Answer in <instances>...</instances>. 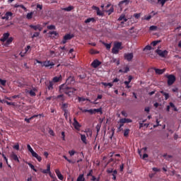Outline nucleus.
Returning a JSON list of instances; mask_svg holds the SVG:
<instances>
[{
  "label": "nucleus",
  "mask_w": 181,
  "mask_h": 181,
  "mask_svg": "<svg viewBox=\"0 0 181 181\" xmlns=\"http://www.w3.org/2000/svg\"><path fill=\"white\" fill-rule=\"evenodd\" d=\"M59 91H61V93H64L66 94V95H69V97H71V95H74V94H76L77 89L70 88L64 84H62L59 86Z\"/></svg>",
  "instance_id": "f257e3e1"
},
{
  "label": "nucleus",
  "mask_w": 181,
  "mask_h": 181,
  "mask_svg": "<svg viewBox=\"0 0 181 181\" xmlns=\"http://www.w3.org/2000/svg\"><path fill=\"white\" fill-rule=\"evenodd\" d=\"M166 78H168L167 84L168 86H173L175 81H176V76L173 74L166 75Z\"/></svg>",
  "instance_id": "f03ea898"
},
{
  "label": "nucleus",
  "mask_w": 181,
  "mask_h": 181,
  "mask_svg": "<svg viewBox=\"0 0 181 181\" xmlns=\"http://www.w3.org/2000/svg\"><path fill=\"white\" fill-rule=\"evenodd\" d=\"M74 37V34H66L64 36V38L62 41V45H66L67 43V40H71Z\"/></svg>",
  "instance_id": "7ed1b4c3"
},
{
  "label": "nucleus",
  "mask_w": 181,
  "mask_h": 181,
  "mask_svg": "<svg viewBox=\"0 0 181 181\" xmlns=\"http://www.w3.org/2000/svg\"><path fill=\"white\" fill-rule=\"evenodd\" d=\"M156 53H157V54H158V56H160V57H166V56H168L169 52H168V50L165 49L163 51L160 50V49H156Z\"/></svg>",
  "instance_id": "20e7f679"
},
{
  "label": "nucleus",
  "mask_w": 181,
  "mask_h": 181,
  "mask_svg": "<svg viewBox=\"0 0 181 181\" xmlns=\"http://www.w3.org/2000/svg\"><path fill=\"white\" fill-rule=\"evenodd\" d=\"M129 2H130L129 0H122L119 2L118 6L119 8H120V9H124L125 6H127V5H129Z\"/></svg>",
  "instance_id": "39448f33"
},
{
  "label": "nucleus",
  "mask_w": 181,
  "mask_h": 181,
  "mask_svg": "<svg viewBox=\"0 0 181 181\" xmlns=\"http://www.w3.org/2000/svg\"><path fill=\"white\" fill-rule=\"evenodd\" d=\"M53 66H54V63L53 62H50V60L43 62L42 64V67H50V69H53Z\"/></svg>",
  "instance_id": "423d86ee"
},
{
  "label": "nucleus",
  "mask_w": 181,
  "mask_h": 181,
  "mask_svg": "<svg viewBox=\"0 0 181 181\" xmlns=\"http://www.w3.org/2000/svg\"><path fill=\"white\" fill-rule=\"evenodd\" d=\"M45 86L47 87V90L51 91V90H53L54 88L53 86H54V83H53V81H49V82H45Z\"/></svg>",
  "instance_id": "0eeeda50"
},
{
  "label": "nucleus",
  "mask_w": 181,
  "mask_h": 181,
  "mask_svg": "<svg viewBox=\"0 0 181 181\" xmlns=\"http://www.w3.org/2000/svg\"><path fill=\"white\" fill-rule=\"evenodd\" d=\"M75 129H76V131H79L80 128H81V124L80 123H78V122L77 121V119H76V117L74 118V124H73Z\"/></svg>",
  "instance_id": "6e6552de"
},
{
  "label": "nucleus",
  "mask_w": 181,
  "mask_h": 181,
  "mask_svg": "<svg viewBox=\"0 0 181 181\" xmlns=\"http://www.w3.org/2000/svg\"><path fill=\"white\" fill-rule=\"evenodd\" d=\"M124 57L125 60H127V62H131L132 59H134V54L133 53H127L124 54Z\"/></svg>",
  "instance_id": "1a4fd4ad"
},
{
  "label": "nucleus",
  "mask_w": 181,
  "mask_h": 181,
  "mask_svg": "<svg viewBox=\"0 0 181 181\" xmlns=\"http://www.w3.org/2000/svg\"><path fill=\"white\" fill-rule=\"evenodd\" d=\"M101 64V62H100L98 59H95L92 63L91 66L93 67V69H97V67L100 66Z\"/></svg>",
  "instance_id": "9d476101"
},
{
  "label": "nucleus",
  "mask_w": 181,
  "mask_h": 181,
  "mask_svg": "<svg viewBox=\"0 0 181 181\" xmlns=\"http://www.w3.org/2000/svg\"><path fill=\"white\" fill-rule=\"evenodd\" d=\"M29 27L31 29H34L35 30H39V32H42L43 29V28H42V26L39 24H37V25H30Z\"/></svg>",
  "instance_id": "9b49d317"
},
{
  "label": "nucleus",
  "mask_w": 181,
  "mask_h": 181,
  "mask_svg": "<svg viewBox=\"0 0 181 181\" xmlns=\"http://www.w3.org/2000/svg\"><path fill=\"white\" fill-rule=\"evenodd\" d=\"M132 122V119H127V118H122L119 119V124H129Z\"/></svg>",
  "instance_id": "f8f14e48"
},
{
  "label": "nucleus",
  "mask_w": 181,
  "mask_h": 181,
  "mask_svg": "<svg viewBox=\"0 0 181 181\" xmlns=\"http://www.w3.org/2000/svg\"><path fill=\"white\" fill-rule=\"evenodd\" d=\"M13 13L11 11H8L5 13L4 16L1 17V19H5L6 21H9V16H13Z\"/></svg>",
  "instance_id": "ddd939ff"
},
{
  "label": "nucleus",
  "mask_w": 181,
  "mask_h": 181,
  "mask_svg": "<svg viewBox=\"0 0 181 181\" xmlns=\"http://www.w3.org/2000/svg\"><path fill=\"white\" fill-rule=\"evenodd\" d=\"M66 84H74V76H69L66 79Z\"/></svg>",
  "instance_id": "4468645a"
},
{
  "label": "nucleus",
  "mask_w": 181,
  "mask_h": 181,
  "mask_svg": "<svg viewBox=\"0 0 181 181\" xmlns=\"http://www.w3.org/2000/svg\"><path fill=\"white\" fill-rule=\"evenodd\" d=\"M63 77L62 76V75H60L59 76H55L52 78V81L54 83H59V81H62Z\"/></svg>",
  "instance_id": "2eb2a0df"
},
{
  "label": "nucleus",
  "mask_w": 181,
  "mask_h": 181,
  "mask_svg": "<svg viewBox=\"0 0 181 181\" xmlns=\"http://www.w3.org/2000/svg\"><path fill=\"white\" fill-rule=\"evenodd\" d=\"M11 159H13V160H15L16 162H18V163H19V162H21L19 160V158H18V155H16L15 153H12L11 154Z\"/></svg>",
  "instance_id": "dca6fc26"
},
{
  "label": "nucleus",
  "mask_w": 181,
  "mask_h": 181,
  "mask_svg": "<svg viewBox=\"0 0 181 181\" xmlns=\"http://www.w3.org/2000/svg\"><path fill=\"white\" fill-rule=\"evenodd\" d=\"M154 70L156 71V74H159V75L163 74V73L166 71V69H160L154 68Z\"/></svg>",
  "instance_id": "f3484780"
},
{
  "label": "nucleus",
  "mask_w": 181,
  "mask_h": 181,
  "mask_svg": "<svg viewBox=\"0 0 181 181\" xmlns=\"http://www.w3.org/2000/svg\"><path fill=\"white\" fill-rule=\"evenodd\" d=\"M119 21H123L121 22L122 24H124V22H127L128 21V18H127L125 17V15H121L119 18H118Z\"/></svg>",
  "instance_id": "a211bd4d"
},
{
  "label": "nucleus",
  "mask_w": 181,
  "mask_h": 181,
  "mask_svg": "<svg viewBox=\"0 0 181 181\" xmlns=\"http://www.w3.org/2000/svg\"><path fill=\"white\" fill-rule=\"evenodd\" d=\"M41 172H42V173H44L45 175H46L47 173H49L51 172L50 171V164L47 165V169L46 170H42L41 169Z\"/></svg>",
  "instance_id": "6ab92c4d"
},
{
  "label": "nucleus",
  "mask_w": 181,
  "mask_h": 181,
  "mask_svg": "<svg viewBox=\"0 0 181 181\" xmlns=\"http://www.w3.org/2000/svg\"><path fill=\"white\" fill-rule=\"evenodd\" d=\"M122 42H115L114 45V47L116 49H118L119 50H122Z\"/></svg>",
  "instance_id": "aec40b11"
},
{
  "label": "nucleus",
  "mask_w": 181,
  "mask_h": 181,
  "mask_svg": "<svg viewBox=\"0 0 181 181\" xmlns=\"http://www.w3.org/2000/svg\"><path fill=\"white\" fill-rule=\"evenodd\" d=\"M32 156L33 158H35V159H37L38 162H42V157L39 156V154L37 153L36 152L33 153V154H32Z\"/></svg>",
  "instance_id": "412c9836"
},
{
  "label": "nucleus",
  "mask_w": 181,
  "mask_h": 181,
  "mask_svg": "<svg viewBox=\"0 0 181 181\" xmlns=\"http://www.w3.org/2000/svg\"><path fill=\"white\" fill-rule=\"evenodd\" d=\"M9 39V33H6L3 35V37L1 38V42H6V40Z\"/></svg>",
  "instance_id": "4be33fe9"
},
{
  "label": "nucleus",
  "mask_w": 181,
  "mask_h": 181,
  "mask_svg": "<svg viewBox=\"0 0 181 181\" xmlns=\"http://www.w3.org/2000/svg\"><path fill=\"white\" fill-rule=\"evenodd\" d=\"M81 141H82L83 144L87 145V137L86 136V134H81Z\"/></svg>",
  "instance_id": "5701e85b"
},
{
  "label": "nucleus",
  "mask_w": 181,
  "mask_h": 181,
  "mask_svg": "<svg viewBox=\"0 0 181 181\" xmlns=\"http://www.w3.org/2000/svg\"><path fill=\"white\" fill-rule=\"evenodd\" d=\"M12 42H13V37H10L8 39L6 40L5 46H9V45H11Z\"/></svg>",
  "instance_id": "b1692460"
},
{
  "label": "nucleus",
  "mask_w": 181,
  "mask_h": 181,
  "mask_svg": "<svg viewBox=\"0 0 181 181\" xmlns=\"http://www.w3.org/2000/svg\"><path fill=\"white\" fill-rule=\"evenodd\" d=\"M67 108H69V103H62V110L63 111H69V110H67Z\"/></svg>",
  "instance_id": "393cba45"
},
{
  "label": "nucleus",
  "mask_w": 181,
  "mask_h": 181,
  "mask_svg": "<svg viewBox=\"0 0 181 181\" xmlns=\"http://www.w3.org/2000/svg\"><path fill=\"white\" fill-rule=\"evenodd\" d=\"M94 8L96 10V13L98 16H103V13L101 12V11H100V8L97 6H95Z\"/></svg>",
  "instance_id": "a878e982"
},
{
  "label": "nucleus",
  "mask_w": 181,
  "mask_h": 181,
  "mask_svg": "<svg viewBox=\"0 0 181 181\" xmlns=\"http://www.w3.org/2000/svg\"><path fill=\"white\" fill-rule=\"evenodd\" d=\"M117 175H118V172L117 171V170H114L113 173L112 174V179L113 180H117Z\"/></svg>",
  "instance_id": "bb28decb"
},
{
  "label": "nucleus",
  "mask_w": 181,
  "mask_h": 181,
  "mask_svg": "<svg viewBox=\"0 0 181 181\" xmlns=\"http://www.w3.org/2000/svg\"><path fill=\"white\" fill-rule=\"evenodd\" d=\"M76 181H86V178H84V174L79 175Z\"/></svg>",
  "instance_id": "cd10ccee"
},
{
  "label": "nucleus",
  "mask_w": 181,
  "mask_h": 181,
  "mask_svg": "<svg viewBox=\"0 0 181 181\" xmlns=\"http://www.w3.org/2000/svg\"><path fill=\"white\" fill-rule=\"evenodd\" d=\"M90 22H93V23H95V18H89L85 21V23H90Z\"/></svg>",
  "instance_id": "c85d7f7f"
},
{
  "label": "nucleus",
  "mask_w": 181,
  "mask_h": 181,
  "mask_svg": "<svg viewBox=\"0 0 181 181\" xmlns=\"http://www.w3.org/2000/svg\"><path fill=\"white\" fill-rule=\"evenodd\" d=\"M35 91H36V88H33V90H30L29 94H30V97L36 96V93H35Z\"/></svg>",
  "instance_id": "c756f323"
},
{
  "label": "nucleus",
  "mask_w": 181,
  "mask_h": 181,
  "mask_svg": "<svg viewBox=\"0 0 181 181\" xmlns=\"http://www.w3.org/2000/svg\"><path fill=\"white\" fill-rule=\"evenodd\" d=\"M112 52L114 54H118V53H119V49H118V48H116L115 47H113L112 49Z\"/></svg>",
  "instance_id": "7c9ffc66"
},
{
  "label": "nucleus",
  "mask_w": 181,
  "mask_h": 181,
  "mask_svg": "<svg viewBox=\"0 0 181 181\" xmlns=\"http://www.w3.org/2000/svg\"><path fill=\"white\" fill-rule=\"evenodd\" d=\"M27 148L29 152H30L31 155H33V153H35V151H33V148H32V146H30V144H28Z\"/></svg>",
  "instance_id": "2f4dec72"
},
{
  "label": "nucleus",
  "mask_w": 181,
  "mask_h": 181,
  "mask_svg": "<svg viewBox=\"0 0 181 181\" xmlns=\"http://www.w3.org/2000/svg\"><path fill=\"white\" fill-rule=\"evenodd\" d=\"M169 104H170V107L171 108H173V111L177 112V107H176V106L175 105V104H173V103L170 102Z\"/></svg>",
  "instance_id": "473e14b6"
},
{
  "label": "nucleus",
  "mask_w": 181,
  "mask_h": 181,
  "mask_svg": "<svg viewBox=\"0 0 181 181\" xmlns=\"http://www.w3.org/2000/svg\"><path fill=\"white\" fill-rule=\"evenodd\" d=\"M73 9H74V7H73L72 6H69L66 8H64V11H66V12H70V11H73Z\"/></svg>",
  "instance_id": "72a5a7b5"
},
{
  "label": "nucleus",
  "mask_w": 181,
  "mask_h": 181,
  "mask_svg": "<svg viewBox=\"0 0 181 181\" xmlns=\"http://www.w3.org/2000/svg\"><path fill=\"white\" fill-rule=\"evenodd\" d=\"M160 93L163 94V95H164L165 100H168L169 98V93H165L163 90H162Z\"/></svg>",
  "instance_id": "f704fd0d"
},
{
  "label": "nucleus",
  "mask_w": 181,
  "mask_h": 181,
  "mask_svg": "<svg viewBox=\"0 0 181 181\" xmlns=\"http://www.w3.org/2000/svg\"><path fill=\"white\" fill-rule=\"evenodd\" d=\"M27 164L28 165V166H30V169L34 170V172H37V170H36V168H35V165H33L32 163H27Z\"/></svg>",
  "instance_id": "c9c22d12"
},
{
  "label": "nucleus",
  "mask_w": 181,
  "mask_h": 181,
  "mask_svg": "<svg viewBox=\"0 0 181 181\" xmlns=\"http://www.w3.org/2000/svg\"><path fill=\"white\" fill-rule=\"evenodd\" d=\"M33 17V12H30V13H27L26 18L28 20L32 19Z\"/></svg>",
  "instance_id": "e433bc0d"
},
{
  "label": "nucleus",
  "mask_w": 181,
  "mask_h": 181,
  "mask_svg": "<svg viewBox=\"0 0 181 181\" xmlns=\"http://www.w3.org/2000/svg\"><path fill=\"white\" fill-rule=\"evenodd\" d=\"M0 86H3L4 87H5V86H6V80H3L0 78Z\"/></svg>",
  "instance_id": "4c0bfd02"
},
{
  "label": "nucleus",
  "mask_w": 181,
  "mask_h": 181,
  "mask_svg": "<svg viewBox=\"0 0 181 181\" xmlns=\"http://www.w3.org/2000/svg\"><path fill=\"white\" fill-rule=\"evenodd\" d=\"M47 28L49 30H56V26L53 25H48Z\"/></svg>",
  "instance_id": "58836bf2"
},
{
  "label": "nucleus",
  "mask_w": 181,
  "mask_h": 181,
  "mask_svg": "<svg viewBox=\"0 0 181 181\" xmlns=\"http://www.w3.org/2000/svg\"><path fill=\"white\" fill-rule=\"evenodd\" d=\"M95 114L96 112H100V115L103 114V107H100L98 109H94Z\"/></svg>",
  "instance_id": "ea45409f"
},
{
  "label": "nucleus",
  "mask_w": 181,
  "mask_h": 181,
  "mask_svg": "<svg viewBox=\"0 0 181 181\" xmlns=\"http://www.w3.org/2000/svg\"><path fill=\"white\" fill-rule=\"evenodd\" d=\"M40 35V33L39 32H35L34 34L32 35V39H35V37H39V35Z\"/></svg>",
  "instance_id": "a19ab883"
},
{
  "label": "nucleus",
  "mask_w": 181,
  "mask_h": 181,
  "mask_svg": "<svg viewBox=\"0 0 181 181\" xmlns=\"http://www.w3.org/2000/svg\"><path fill=\"white\" fill-rule=\"evenodd\" d=\"M158 43H160V40H154L151 43V46L155 47L156 45H158Z\"/></svg>",
  "instance_id": "79ce46f5"
},
{
  "label": "nucleus",
  "mask_w": 181,
  "mask_h": 181,
  "mask_svg": "<svg viewBox=\"0 0 181 181\" xmlns=\"http://www.w3.org/2000/svg\"><path fill=\"white\" fill-rule=\"evenodd\" d=\"M95 129L97 130V134H98L100 132V129H101V123L98 124Z\"/></svg>",
  "instance_id": "37998d69"
},
{
  "label": "nucleus",
  "mask_w": 181,
  "mask_h": 181,
  "mask_svg": "<svg viewBox=\"0 0 181 181\" xmlns=\"http://www.w3.org/2000/svg\"><path fill=\"white\" fill-rule=\"evenodd\" d=\"M129 135V129H124V136H128Z\"/></svg>",
  "instance_id": "c03bdc74"
},
{
  "label": "nucleus",
  "mask_w": 181,
  "mask_h": 181,
  "mask_svg": "<svg viewBox=\"0 0 181 181\" xmlns=\"http://www.w3.org/2000/svg\"><path fill=\"white\" fill-rule=\"evenodd\" d=\"M158 4H160L162 6H163V5L168 2V0H158Z\"/></svg>",
  "instance_id": "a18cd8bd"
},
{
  "label": "nucleus",
  "mask_w": 181,
  "mask_h": 181,
  "mask_svg": "<svg viewBox=\"0 0 181 181\" xmlns=\"http://www.w3.org/2000/svg\"><path fill=\"white\" fill-rule=\"evenodd\" d=\"M122 127H124L123 123H120L117 128V132H121V131H122Z\"/></svg>",
  "instance_id": "49530a36"
},
{
  "label": "nucleus",
  "mask_w": 181,
  "mask_h": 181,
  "mask_svg": "<svg viewBox=\"0 0 181 181\" xmlns=\"http://www.w3.org/2000/svg\"><path fill=\"white\" fill-rule=\"evenodd\" d=\"M49 35H54L57 37H59V34L57 33V31H49Z\"/></svg>",
  "instance_id": "de8ad7c7"
},
{
  "label": "nucleus",
  "mask_w": 181,
  "mask_h": 181,
  "mask_svg": "<svg viewBox=\"0 0 181 181\" xmlns=\"http://www.w3.org/2000/svg\"><path fill=\"white\" fill-rule=\"evenodd\" d=\"M63 158H64L65 160H66L67 162H69V163H74V161H73V160L69 159V158H67V156H63Z\"/></svg>",
  "instance_id": "09e8293b"
},
{
  "label": "nucleus",
  "mask_w": 181,
  "mask_h": 181,
  "mask_svg": "<svg viewBox=\"0 0 181 181\" xmlns=\"http://www.w3.org/2000/svg\"><path fill=\"white\" fill-rule=\"evenodd\" d=\"M104 46H105L106 49L107 50H110V49H111V44H107L105 42H103Z\"/></svg>",
  "instance_id": "8fccbe9b"
},
{
  "label": "nucleus",
  "mask_w": 181,
  "mask_h": 181,
  "mask_svg": "<svg viewBox=\"0 0 181 181\" xmlns=\"http://www.w3.org/2000/svg\"><path fill=\"white\" fill-rule=\"evenodd\" d=\"M129 83H130V82H129L128 81H125L124 82V84H125V86H126V88H131V86H129Z\"/></svg>",
  "instance_id": "3c124183"
},
{
  "label": "nucleus",
  "mask_w": 181,
  "mask_h": 181,
  "mask_svg": "<svg viewBox=\"0 0 181 181\" xmlns=\"http://www.w3.org/2000/svg\"><path fill=\"white\" fill-rule=\"evenodd\" d=\"M151 18H152V16L149 15L148 16H145L143 19L144 21H151Z\"/></svg>",
  "instance_id": "603ef678"
},
{
  "label": "nucleus",
  "mask_w": 181,
  "mask_h": 181,
  "mask_svg": "<svg viewBox=\"0 0 181 181\" xmlns=\"http://www.w3.org/2000/svg\"><path fill=\"white\" fill-rule=\"evenodd\" d=\"M112 12H114V7L112 6L109 10L107 11V13H108V15H111Z\"/></svg>",
  "instance_id": "864d4df0"
},
{
  "label": "nucleus",
  "mask_w": 181,
  "mask_h": 181,
  "mask_svg": "<svg viewBox=\"0 0 181 181\" xmlns=\"http://www.w3.org/2000/svg\"><path fill=\"white\" fill-rule=\"evenodd\" d=\"M150 30H158V26L156 25H151L149 28Z\"/></svg>",
  "instance_id": "5fc2aeb1"
},
{
  "label": "nucleus",
  "mask_w": 181,
  "mask_h": 181,
  "mask_svg": "<svg viewBox=\"0 0 181 181\" xmlns=\"http://www.w3.org/2000/svg\"><path fill=\"white\" fill-rule=\"evenodd\" d=\"M90 54H98V53H100V52L94 50V49H90Z\"/></svg>",
  "instance_id": "6e6d98bb"
},
{
  "label": "nucleus",
  "mask_w": 181,
  "mask_h": 181,
  "mask_svg": "<svg viewBox=\"0 0 181 181\" xmlns=\"http://www.w3.org/2000/svg\"><path fill=\"white\" fill-rule=\"evenodd\" d=\"M64 117H65L66 119H68V118H69V110L64 111Z\"/></svg>",
  "instance_id": "4d7b16f0"
},
{
  "label": "nucleus",
  "mask_w": 181,
  "mask_h": 181,
  "mask_svg": "<svg viewBox=\"0 0 181 181\" xmlns=\"http://www.w3.org/2000/svg\"><path fill=\"white\" fill-rule=\"evenodd\" d=\"M69 153L70 156H74V155H76V151L74 150L69 151Z\"/></svg>",
  "instance_id": "13d9d810"
},
{
  "label": "nucleus",
  "mask_w": 181,
  "mask_h": 181,
  "mask_svg": "<svg viewBox=\"0 0 181 181\" xmlns=\"http://www.w3.org/2000/svg\"><path fill=\"white\" fill-rule=\"evenodd\" d=\"M57 98H60L61 101H64V95H58Z\"/></svg>",
  "instance_id": "bf43d9fd"
},
{
  "label": "nucleus",
  "mask_w": 181,
  "mask_h": 181,
  "mask_svg": "<svg viewBox=\"0 0 181 181\" xmlns=\"http://www.w3.org/2000/svg\"><path fill=\"white\" fill-rule=\"evenodd\" d=\"M61 135H62V141H66V134H65V132H62Z\"/></svg>",
  "instance_id": "052dcab7"
},
{
  "label": "nucleus",
  "mask_w": 181,
  "mask_h": 181,
  "mask_svg": "<svg viewBox=\"0 0 181 181\" xmlns=\"http://www.w3.org/2000/svg\"><path fill=\"white\" fill-rule=\"evenodd\" d=\"M4 103L7 104V105H15V103H13V102H8V100H5Z\"/></svg>",
  "instance_id": "680f3d73"
},
{
  "label": "nucleus",
  "mask_w": 181,
  "mask_h": 181,
  "mask_svg": "<svg viewBox=\"0 0 181 181\" xmlns=\"http://www.w3.org/2000/svg\"><path fill=\"white\" fill-rule=\"evenodd\" d=\"M106 172L110 175V173H114V170L112 168H107Z\"/></svg>",
  "instance_id": "e2e57ef3"
},
{
  "label": "nucleus",
  "mask_w": 181,
  "mask_h": 181,
  "mask_svg": "<svg viewBox=\"0 0 181 181\" xmlns=\"http://www.w3.org/2000/svg\"><path fill=\"white\" fill-rule=\"evenodd\" d=\"M58 179H59V180H63L64 179V177L63 176V175L61 174H58V175H57Z\"/></svg>",
  "instance_id": "0e129e2a"
},
{
  "label": "nucleus",
  "mask_w": 181,
  "mask_h": 181,
  "mask_svg": "<svg viewBox=\"0 0 181 181\" xmlns=\"http://www.w3.org/2000/svg\"><path fill=\"white\" fill-rule=\"evenodd\" d=\"M91 177H92L90 179L91 181H100V179H98V178L97 179V177H95V176H94V175H92Z\"/></svg>",
  "instance_id": "69168bd1"
},
{
  "label": "nucleus",
  "mask_w": 181,
  "mask_h": 181,
  "mask_svg": "<svg viewBox=\"0 0 181 181\" xmlns=\"http://www.w3.org/2000/svg\"><path fill=\"white\" fill-rule=\"evenodd\" d=\"M78 100L79 103H81V101H86V98L83 97H78Z\"/></svg>",
  "instance_id": "338daca9"
},
{
  "label": "nucleus",
  "mask_w": 181,
  "mask_h": 181,
  "mask_svg": "<svg viewBox=\"0 0 181 181\" xmlns=\"http://www.w3.org/2000/svg\"><path fill=\"white\" fill-rule=\"evenodd\" d=\"M124 73H128L129 71V66H126L124 68Z\"/></svg>",
  "instance_id": "774afa93"
}]
</instances>
